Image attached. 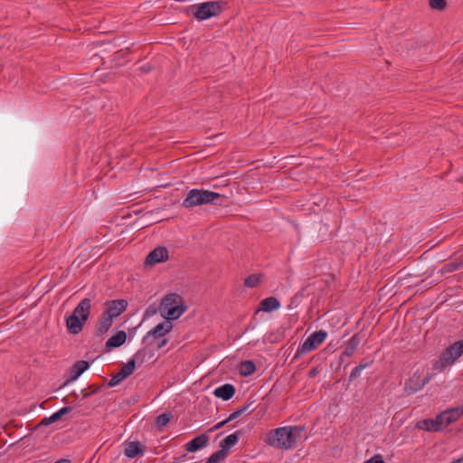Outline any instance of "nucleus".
Segmentation results:
<instances>
[{
  "instance_id": "obj_1",
  "label": "nucleus",
  "mask_w": 463,
  "mask_h": 463,
  "mask_svg": "<svg viewBox=\"0 0 463 463\" xmlns=\"http://www.w3.org/2000/svg\"><path fill=\"white\" fill-rule=\"evenodd\" d=\"M303 430L304 428L298 426L277 428L267 434L265 442L276 449H290L295 447Z\"/></svg>"
},
{
  "instance_id": "obj_2",
  "label": "nucleus",
  "mask_w": 463,
  "mask_h": 463,
  "mask_svg": "<svg viewBox=\"0 0 463 463\" xmlns=\"http://www.w3.org/2000/svg\"><path fill=\"white\" fill-rule=\"evenodd\" d=\"M224 197L215 192L203 189H192L188 192L186 198L183 201V207L193 208L206 203L222 205Z\"/></svg>"
},
{
  "instance_id": "obj_3",
  "label": "nucleus",
  "mask_w": 463,
  "mask_h": 463,
  "mask_svg": "<svg viewBox=\"0 0 463 463\" xmlns=\"http://www.w3.org/2000/svg\"><path fill=\"white\" fill-rule=\"evenodd\" d=\"M91 301L90 298L82 299L66 319L67 329L71 334L76 335L82 330L84 322L88 319Z\"/></svg>"
},
{
  "instance_id": "obj_4",
  "label": "nucleus",
  "mask_w": 463,
  "mask_h": 463,
  "mask_svg": "<svg viewBox=\"0 0 463 463\" xmlns=\"http://www.w3.org/2000/svg\"><path fill=\"white\" fill-rule=\"evenodd\" d=\"M223 5L222 1H209L191 5L189 10L197 20L202 21L220 14Z\"/></svg>"
},
{
  "instance_id": "obj_5",
  "label": "nucleus",
  "mask_w": 463,
  "mask_h": 463,
  "mask_svg": "<svg viewBox=\"0 0 463 463\" xmlns=\"http://www.w3.org/2000/svg\"><path fill=\"white\" fill-rule=\"evenodd\" d=\"M463 354V339L455 342L447 347L434 364V369L442 371L448 365L452 364Z\"/></svg>"
},
{
  "instance_id": "obj_6",
  "label": "nucleus",
  "mask_w": 463,
  "mask_h": 463,
  "mask_svg": "<svg viewBox=\"0 0 463 463\" xmlns=\"http://www.w3.org/2000/svg\"><path fill=\"white\" fill-rule=\"evenodd\" d=\"M116 317V299L107 303V308L102 313L96 326V335H102L109 331L112 326L113 318Z\"/></svg>"
},
{
  "instance_id": "obj_7",
  "label": "nucleus",
  "mask_w": 463,
  "mask_h": 463,
  "mask_svg": "<svg viewBox=\"0 0 463 463\" xmlns=\"http://www.w3.org/2000/svg\"><path fill=\"white\" fill-rule=\"evenodd\" d=\"M327 334L324 330L316 331L311 334L305 342L298 348L297 353L295 354V358L298 357L300 354L315 350L319 345H321Z\"/></svg>"
},
{
  "instance_id": "obj_8",
  "label": "nucleus",
  "mask_w": 463,
  "mask_h": 463,
  "mask_svg": "<svg viewBox=\"0 0 463 463\" xmlns=\"http://www.w3.org/2000/svg\"><path fill=\"white\" fill-rule=\"evenodd\" d=\"M430 374L422 379L421 374L419 372L414 373L413 375L405 382V393L409 395L415 393L421 390L430 381Z\"/></svg>"
},
{
  "instance_id": "obj_9",
  "label": "nucleus",
  "mask_w": 463,
  "mask_h": 463,
  "mask_svg": "<svg viewBox=\"0 0 463 463\" xmlns=\"http://www.w3.org/2000/svg\"><path fill=\"white\" fill-rule=\"evenodd\" d=\"M172 328L173 324L171 321H163L150 330L144 337L143 341H157L158 339H163L165 338L164 336L172 330Z\"/></svg>"
},
{
  "instance_id": "obj_10",
  "label": "nucleus",
  "mask_w": 463,
  "mask_h": 463,
  "mask_svg": "<svg viewBox=\"0 0 463 463\" xmlns=\"http://www.w3.org/2000/svg\"><path fill=\"white\" fill-rule=\"evenodd\" d=\"M169 259L168 250L165 246H158L148 253L145 264L154 266L157 263L165 262Z\"/></svg>"
},
{
  "instance_id": "obj_11",
  "label": "nucleus",
  "mask_w": 463,
  "mask_h": 463,
  "mask_svg": "<svg viewBox=\"0 0 463 463\" xmlns=\"http://www.w3.org/2000/svg\"><path fill=\"white\" fill-rule=\"evenodd\" d=\"M417 427L427 431H439L446 426L439 413L435 419H426L418 421Z\"/></svg>"
},
{
  "instance_id": "obj_12",
  "label": "nucleus",
  "mask_w": 463,
  "mask_h": 463,
  "mask_svg": "<svg viewBox=\"0 0 463 463\" xmlns=\"http://www.w3.org/2000/svg\"><path fill=\"white\" fill-rule=\"evenodd\" d=\"M89 367V362L84 360H80L74 363L72 366L69 369V377L65 381L63 386L77 380Z\"/></svg>"
},
{
  "instance_id": "obj_13",
  "label": "nucleus",
  "mask_w": 463,
  "mask_h": 463,
  "mask_svg": "<svg viewBox=\"0 0 463 463\" xmlns=\"http://www.w3.org/2000/svg\"><path fill=\"white\" fill-rule=\"evenodd\" d=\"M140 355V351L137 352L135 355L127 363L123 364L119 371H118V383L133 373L136 368V362Z\"/></svg>"
},
{
  "instance_id": "obj_14",
  "label": "nucleus",
  "mask_w": 463,
  "mask_h": 463,
  "mask_svg": "<svg viewBox=\"0 0 463 463\" xmlns=\"http://www.w3.org/2000/svg\"><path fill=\"white\" fill-rule=\"evenodd\" d=\"M209 442V437L206 434H201L194 438L191 441L185 444V449L188 452H195L198 449L205 447Z\"/></svg>"
},
{
  "instance_id": "obj_15",
  "label": "nucleus",
  "mask_w": 463,
  "mask_h": 463,
  "mask_svg": "<svg viewBox=\"0 0 463 463\" xmlns=\"http://www.w3.org/2000/svg\"><path fill=\"white\" fill-rule=\"evenodd\" d=\"M187 309L185 304H179L178 306L171 307L168 309H160V312L164 317L167 320H174L179 318Z\"/></svg>"
},
{
  "instance_id": "obj_16",
  "label": "nucleus",
  "mask_w": 463,
  "mask_h": 463,
  "mask_svg": "<svg viewBox=\"0 0 463 463\" xmlns=\"http://www.w3.org/2000/svg\"><path fill=\"white\" fill-rule=\"evenodd\" d=\"M241 435L242 431L237 430L234 433L227 436L220 443L221 450H223L222 452L227 456L230 449L238 443Z\"/></svg>"
},
{
  "instance_id": "obj_17",
  "label": "nucleus",
  "mask_w": 463,
  "mask_h": 463,
  "mask_svg": "<svg viewBox=\"0 0 463 463\" xmlns=\"http://www.w3.org/2000/svg\"><path fill=\"white\" fill-rule=\"evenodd\" d=\"M179 304H184L183 298L176 293H169L163 298L159 309H168Z\"/></svg>"
},
{
  "instance_id": "obj_18",
  "label": "nucleus",
  "mask_w": 463,
  "mask_h": 463,
  "mask_svg": "<svg viewBox=\"0 0 463 463\" xmlns=\"http://www.w3.org/2000/svg\"><path fill=\"white\" fill-rule=\"evenodd\" d=\"M445 426L457 421L463 415V407H458L447 410L440 413Z\"/></svg>"
},
{
  "instance_id": "obj_19",
  "label": "nucleus",
  "mask_w": 463,
  "mask_h": 463,
  "mask_svg": "<svg viewBox=\"0 0 463 463\" xmlns=\"http://www.w3.org/2000/svg\"><path fill=\"white\" fill-rule=\"evenodd\" d=\"M236 389L231 383H225L218 388H216L213 392V394L217 398H221L223 401H228L232 399L235 394Z\"/></svg>"
},
{
  "instance_id": "obj_20",
  "label": "nucleus",
  "mask_w": 463,
  "mask_h": 463,
  "mask_svg": "<svg viewBox=\"0 0 463 463\" xmlns=\"http://www.w3.org/2000/svg\"><path fill=\"white\" fill-rule=\"evenodd\" d=\"M279 307L280 303L277 298L269 297L260 301L258 311H264L269 313L274 310H277L278 308H279Z\"/></svg>"
},
{
  "instance_id": "obj_21",
  "label": "nucleus",
  "mask_w": 463,
  "mask_h": 463,
  "mask_svg": "<svg viewBox=\"0 0 463 463\" xmlns=\"http://www.w3.org/2000/svg\"><path fill=\"white\" fill-rule=\"evenodd\" d=\"M361 342V338L358 334H354L347 342L345 343V350L343 354L350 357L356 351L359 344Z\"/></svg>"
},
{
  "instance_id": "obj_22",
  "label": "nucleus",
  "mask_w": 463,
  "mask_h": 463,
  "mask_svg": "<svg viewBox=\"0 0 463 463\" xmlns=\"http://www.w3.org/2000/svg\"><path fill=\"white\" fill-rule=\"evenodd\" d=\"M110 376H111V379L109 380V382L107 384L103 383L100 386L95 387L91 392H88L87 389L81 390V394H82L83 399L89 398L93 393L101 392L102 389H107L109 387L116 386V373H111Z\"/></svg>"
},
{
  "instance_id": "obj_23",
  "label": "nucleus",
  "mask_w": 463,
  "mask_h": 463,
  "mask_svg": "<svg viewBox=\"0 0 463 463\" xmlns=\"http://www.w3.org/2000/svg\"><path fill=\"white\" fill-rule=\"evenodd\" d=\"M144 450L140 447L138 441H132L126 445L124 453L128 458H133L138 454H142Z\"/></svg>"
},
{
  "instance_id": "obj_24",
  "label": "nucleus",
  "mask_w": 463,
  "mask_h": 463,
  "mask_svg": "<svg viewBox=\"0 0 463 463\" xmlns=\"http://www.w3.org/2000/svg\"><path fill=\"white\" fill-rule=\"evenodd\" d=\"M239 370L242 376L247 377L255 372L256 366L252 361L247 360L240 364Z\"/></svg>"
},
{
  "instance_id": "obj_25",
  "label": "nucleus",
  "mask_w": 463,
  "mask_h": 463,
  "mask_svg": "<svg viewBox=\"0 0 463 463\" xmlns=\"http://www.w3.org/2000/svg\"><path fill=\"white\" fill-rule=\"evenodd\" d=\"M263 278L261 273L259 274H251L244 279V286L247 288H257Z\"/></svg>"
},
{
  "instance_id": "obj_26",
  "label": "nucleus",
  "mask_w": 463,
  "mask_h": 463,
  "mask_svg": "<svg viewBox=\"0 0 463 463\" xmlns=\"http://www.w3.org/2000/svg\"><path fill=\"white\" fill-rule=\"evenodd\" d=\"M460 268V263L458 261H452L446 263L440 269V273L442 275L451 273Z\"/></svg>"
},
{
  "instance_id": "obj_27",
  "label": "nucleus",
  "mask_w": 463,
  "mask_h": 463,
  "mask_svg": "<svg viewBox=\"0 0 463 463\" xmlns=\"http://www.w3.org/2000/svg\"><path fill=\"white\" fill-rule=\"evenodd\" d=\"M171 418H172L171 413H166V412L162 413L156 417V423L158 428H162V427L167 425V423L170 421Z\"/></svg>"
},
{
  "instance_id": "obj_28",
  "label": "nucleus",
  "mask_w": 463,
  "mask_h": 463,
  "mask_svg": "<svg viewBox=\"0 0 463 463\" xmlns=\"http://www.w3.org/2000/svg\"><path fill=\"white\" fill-rule=\"evenodd\" d=\"M143 343L145 345H146L147 346H151L156 350H159L166 345L167 338L158 339L157 341H156V340L143 341Z\"/></svg>"
},
{
  "instance_id": "obj_29",
  "label": "nucleus",
  "mask_w": 463,
  "mask_h": 463,
  "mask_svg": "<svg viewBox=\"0 0 463 463\" xmlns=\"http://www.w3.org/2000/svg\"><path fill=\"white\" fill-rule=\"evenodd\" d=\"M429 5L431 9L443 11L447 7L446 0H429Z\"/></svg>"
},
{
  "instance_id": "obj_30",
  "label": "nucleus",
  "mask_w": 463,
  "mask_h": 463,
  "mask_svg": "<svg viewBox=\"0 0 463 463\" xmlns=\"http://www.w3.org/2000/svg\"><path fill=\"white\" fill-rule=\"evenodd\" d=\"M58 420H59L58 415H56L54 412L52 416L43 418L41 420V422L35 427V429L36 430L40 429L42 426H47V425L56 422Z\"/></svg>"
},
{
  "instance_id": "obj_31",
  "label": "nucleus",
  "mask_w": 463,
  "mask_h": 463,
  "mask_svg": "<svg viewBox=\"0 0 463 463\" xmlns=\"http://www.w3.org/2000/svg\"><path fill=\"white\" fill-rule=\"evenodd\" d=\"M257 408L256 402L250 401L245 404H243L241 407L238 408L239 411H241V415L245 412H252Z\"/></svg>"
},
{
  "instance_id": "obj_32",
  "label": "nucleus",
  "mask_w": 463,
  "mask_h": 463,
  "mask_svg": "<svg viewBox=\"0 0 463 463\" xmlns=\"http://www.w3.org/2000/svg\"><path fill=\"white\" fill-rule=\"evenodd\" d=\"M222 451L223 450L219 449L218 451L212 454L208 459L213 463H220L223 461L227 456Z\"/></svg>"
},
{
  "instance_id": "obj_33",
  "label": "nucleus",
  "mask_w": 463,
  "mask_h": 463,
  "mask_svg": "<svg viewBox=\"0 0 463 463\" xmlns=\"http://www.w3.org/2000/svg\"><path fill=\"white\" fill-rule=\"evenodd\" d=\"M366 366H367V364H360L359 365L355 366V367L352 370V372H351V373H350V375H349V381H350V382H352V381H354V379H356V378L360 375L361 372H362V371H363Z\"/></svg>"
},
{
  "instance_id": "obj_34",
  "label": "nucleus",
  "mask_w": 463,
  "mask_h": 463,
  "mask_svg": "<svg viewBox=\"0 0 463 463\" xmlns=\"http://www.w3.org/2000/svg\"><path fill=\"white\" fill-rule=\"evenodd\" d=\"M116 348V335H111L106 343V352H109Z\"/></svg>"
},
{
  "instance_id": "obj_35",
  "label": "nucleus",
  "mask_w": 463,
  "mask_h": 463,
  "mask_svg": "<svg viewBox=\"0 0 463 463\" xmlns=\"http://www.w3.org/2000/svg\"><path fill=\"white\" fill-rule=\"evenodd\" d=\"M128 307V301L125 299H118V317L123 313Z\"/></svg>"
},
{
  "instance_id": "obj_36",
  "label": "nucleus",
  "mask_w": 463,
  "mask_h": 463,
  "mask_svg": "<svg viewBox=\"0 0 463 463\" xmlns=\"http://www.w3.org/2000/svg\"><path fill=\"white\" fill-rule=\"evenodd\" d=\"M127 340V333L124 330L118 331V347L125 344Z\"/></svg>"
},
{
  "instance_id": "obj_37",
  "label": "nucleus",
  "mask_w": 463,
  "mask_h": 463,
  "mask_svg": "<svg viewBox=\"0 0 463 463\" xmlns=\"http://www.w3.org/2000/svg\"><path fill=\"white\" fill-rule=\"evenodd\" d=\"M72 409L73 408L71 406H66V407L61 408L58 411H56L55 414L58 415V419L61 420L62 418V416H64L68 412L71 411Z\"/></svg>"
},
{
  "instance_id": "obj_38",
  "label": "nucleus",
  "mask_w": 463,
  "mask_h": 463,
  "mask_svg": "<svg viewBox=\"0 0 463 463\" xmlns=\"http://www.w3.org/2000/svg\"><path fill=\"white\" fill-rule=\"evenodd\" d=\"M364 463H385V461L383 458V456L380 454L374 455L368 460L364 461Z\"/></svg>"
},
{
  "instance_id": "obj_39",
  "label": "nucleus",
  "mask_w": 463,
  "mask_h": 463,
  "mask_svg": "<svg viewBox=\"0 0 463 463\" xmlns=\"http://www.w3.org/2000/svg\"><path fill=\"white\" fill-rule=\"evenodd\" d=\"M157 313V307L156 306H149L145 312L146 317H152Z\"/></svg>"
},
{
  "instance_id": "obj_40",
  "label": "nucleus",
  "mask_w": 463,
  "mask_h": 463,
  "mask_svg": "<svg viewBox=\"0 0 463 463\" xmlns=\"http://www.w3.org/2000/svg\"><path fill=\"white\" fill-rule=\"evenodd\" d=\"M241 415V411H239V409H237L235 411H233L228 418H227V420L228 422L237 419L238 417H240Z\"/></svg>"
},
{
  "instance_id": "obj_41",
  "label": "nucleus",
  "mask_w": 463,
  "mask_h": 463,
  "mask_svg": "<svg viewBox=\"0 0 463 463\" xmlns=\"http://www.w3.org/2000/svg\"><path fill=\"white\" fill-rule=\"evenodd\" d=\"M318 371L317 368H312L310 371H309V376L311 378L315 377L317 374Z\"/></svg>"
},
{
  "instance_id": "obj_42",
  "label": "nucleus",
  "mask_w": 463,
  "mask_h": 463,
  "mask_svg": "<svg viewBox=\"0 0 463 463\" xmlns=\"http://www.w3.org/2000/svg\"><path fill=\"white\" fill-rule=\"evenodd\" d=\"M227 423H228V420L226 419V420H224L222 421H220V422L216 423L215 425H216V428H218V430H219V429H221L222 427H223Z\"/></svg>"
},
{
  "instance_id": "obj_43",
  "label": "nucleus",
  "mask_w": 463,
  "mask_h": 463,
  "mask_svg": "<svg viewBox=\"0 0 463 463\" xmlns=\"http://www.w3.org/2000/svg\"><path fill=\"white\" fill-rule=\"evenodd\" d=\"M54 463H71V460L68 458H61Z\"/></svg>"
},
{
  "instance_id": "obj_44",
  "label": "nucleus",
  "mask_w": 463,
  "mask_h": 463,
  "mask_svg": "<svg viewBox=\"0 0 463 463\" xmlns=\"http://www.w3.org/2000/svg\"><path fill=\"white\" fill-rule=\"evenodd\" d=\"M186 458V455H183L177 458H175V461L174 463H176V462H183L184 460V458Z\"/></svg>"
},
{
  "instance_id": "obj_45",
  "label": "nucleus",
  "mask_w": 463,
  "mask_h": 463,
  "mask_svg": "<svg viewBox=\"0 0 463 463\" xmlns=\"http://www.w3.org/2000/svg\"><path fill=\"white\" fill-rule=\"evenodd\" d=\"M129 48H130V47H129V45H128V44H127V43H124L123 48H122V49H120V50H118V54L119 52H123V51H124V49H126L127 51H128V50H129Z\"/></svg>"
},
{
  "instance_id": "obj_46",
  "label": "nucleus",
  "mask_w": 463,
  "mask_h": 463,
  "mask_svg": "<svg viewBox=\"0 0 463 463\" xmlns=\"http://www.w3.org/2000/svg\"><path fill=\"white\" fill-rule=\"evenodd\" d=\"M451 463H463V457L459 459H457V460L451 462Z\"/></svg>"
},
{
  "instance_id": "obj_47",
  "label": "nucleus",
  "mask_w": 463,
  "mask_h": 463,
  "mask_svg": "<svg viewBox=\"0 0 463 463\" xmlns=\"http://www.w3.org/2000/svg\"><path fill=\"white\" fill-rule=\"evenodd\" d=\"M218 430V428H216V425H214L213 427H212L210 429V431H213V430Z\"/></svg>"
},
{
  "instance_id": "obj_48",
  "label": "nucleus",
  "mask_w": 463,
  "mask_h": 463,
  "mask_svg": "<svg viewBox=\"0 0 463 463\" xmlns=\"http://www.w3.org/2000/svg\"><path fill=\"white\" fill-rule=\"evenodd\" d=\"M458 263H460V268L463 267V257L461 258V260L458 261Z\"/></svg>"
},
{
  "instance_id": "obj_49",
  "label": "nucleus",
  "mask_w": 463,
  "mask_h": 463,
  "mask_svg": "<svg viewBox=\"0 0 463 463\" xmlns=\"http://www.w3.org/2000/svg\"><path fill=\"white\" fill-rule=\"evenodd\" d=\"M206 463H213V462H211V461L208 459Z\"/></svg>"
},
{
  "instance_id": "obj_50",
  "label": "nucleus",
  "mask_w": 463,
  "mask_h": 463,
  "mask_svg": "<svg viewBox=\"0 0 463 463\" xmlns=\"http://www.w3.org/2000/svg\"><path fill=\"white\" fill-rule=\"evenodd\" d=\"M461 63L463 64V56H462V59H461Z\"/></svg>"
}]
</instances>
